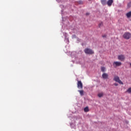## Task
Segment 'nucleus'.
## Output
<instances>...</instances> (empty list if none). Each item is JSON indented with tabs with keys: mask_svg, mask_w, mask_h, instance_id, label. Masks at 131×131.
<instances>
[{
	"mask_svg": "<svg viewBox=\"0 0 131 131\" xmlns=\"http://www.w3.org/2000/svg\"><path fill=\"white\" fill-rule=\"evenodd\" d=\"M84 51L85 54H88V55H93L94 53V51L90 48H86Z\"/></svg>",
	"mask_w": 131,
	"mask_h": 131,
	"instance_id": "f257e3e1",
	"label": "nucleus"
},
{
	"mask_svg": "<svg viewBox=\"0 0 131 131\" xmlns=\"http://www.w3.org/2000/svg\"><path fill=\"white\" fill-rule=\"evenodd\" d=\"M114 80L116 81V82H118L120 84H123V82L120 80V79L119 78V77L118 76H115L114 77Z\"/></svg>",
	"mask_w": 131,
	"mask_h": 131,
	"instance_id": "f03ea898",
	"label": "nucleus"
},
{
	"mask_svg": "<svg viewBox=\"0 0 131 131\" xmlns=\"http://www.w3.org/2000/svg\"><path fill=\"white\" fill-rule=\"evenodd\" d=\"M122 64V63H121V62L114 61L113 62V66H114V67L116 68V67H119V66H121Z\"/></svg>",
	"mask_w": 131,
	"mask_h": 131,
	"instance_id": "7ed1b4c3",
	"label": "nucleus"
},
{
	"mask_svg": "<svg viewBox=\"0 0 131 131\" xmlns=\"http://www.w3.org/2000/svg\"><path fill=\"white\" fill-rule=\"evenodd\" d=\"M123 37L125 39H129L130 38V33H125Z\"/></svg>",
	"mask_w": 131,
	"mask_h": 131,
	"instance_id": "20e7f679",
	"label": "nucleus"
},
{
	"mask_svg": "<svg viewBox=\"0 0 131 131\" xmlns=\"http://www.w3.org/2000/svg\"><path fill=\"white\" fill-rule=\"evenodd\" d=\"M118 59L120 61H124L125 60V56L124 55H120L118 56Z\"/></svg>",
	"mask_w": 131,
	"mask_h": 131,
	"instance_id": "39448f33",
	"label": "nucleus"
},
{
	"mask_svg": "<svg viewBox=\"0 0 131 131\" xmlns=\"http://www.w3.org/2000/svg\"><path fill=\"white\" fill-rule=\"evenodd\" d=\"M102 77L103 78V79H108V78H109V75H108V74L104 73L102 75Z\"/></svg>",
	"mask_w": 131,
	"mask_h": 131,
	"instance_id": "423d86ee",
	"label": "nucleus"
},
{
	"mask_svg": "<svg viewBox=\"0 0 131 131\" xmlns=\"http://www.w3.org/2000/svg\"><path fill=\"white\" fill-rule=\"evenodd\" d=\"M77 85L78 89H82V83H81V81H78Z\"/></svg>",
	"mask_w": 131,
	"mask_h": 131,
	"instance_id": "0eeeda50",
	"label": "nucleus"
},
{
	"mask_svg": "<svg viewBox=\"0 0 131 131\" xmlns=\"http://www.w3.org/2000/svg\"><path fill=\"white\" fill-rule=\"evenodd\" d=\"M112 4H113V0H108L107 2V5L108 7H111Z\"/></svg>",
	"mask_w": 131,
	"mask_h": 131,
	"instance_id": "6e6552de",
	"label": "nucleus"
},
{
	"mask_svg": "<svg viewBox=\"0 0 131 131\" xmlns=\"http://www.w3.org/2000/svg\"><path fill=\"white\" fill-rule=\"evenodd\" d=\"M101 4L103 6H105V5H107V1L106 0H101Z\"/></svg>",
	"mask_w": 131,
	"mask_h": 131,
	"instance_id": "1a4fd4ad",
	"label": "nucleus"
},
{
	"mask_svg": "<svg viewBox=\"0 0 131 131\" xmlns=\"http://www.w3.org/2000/svg\"><path fill=\"white\" fill-rule=\"evenodd\" d=\"M126 16L127 18H130L131 17V11H129V12L127 13L126 14Z\"/></svg>",
	"mask_w": 131,
	"mask_h": 131,
	"instance_id": "9d476101",
	"label": "nucleus"
},
{
	"mask_svg": "<svg viewBox=\"0 0 131 131\" xmlns=\"http://www.w3.org/2000/svg\"><path fill=\"white\" fill-rule=\"evenodd\" d=\"M84 112H89L90 111V109H89V107L86 106L84 108Z\"/></svg>",
	"mask_w": 131,
	"mask_h": 131,
	"instance_id": "9b49d317",
	"label": "nucleus"
},
{
	"mask_svg": "<svg viewBox=\"0 0 131 131\" xmlns=\"http://www.w3.org/2000/svg\"><path fill=\"white\" fill-rule=\"evenodd\" d=\"M103 96H104V94L103 93H99L98 94V96L99 97V98H102Z\"/></svg>",
	"mask_w": 131,
	"mask_h": 131,
	"instance_id": "f8f14e48",
	"label": "nucleus"
},
{
	"mask_svg": "<svg viewBox=\"0 0 131 131\" xmlns=\"http://www.w3.org/2000/svg\"><path fill=\"white\" fill-rule=\"evenodd\" d=\"M127 7L128 9H129V8H130V7H131V2H129L127 4Z\"/></svg>",
	"mask_w": 131,
	"mask_h": 131,
	"instance_id": "ddd939ff",
	"label": "nucleus"
},
{
	"mask_svg": "<svg viewBox=\"0 0 131 131\" xmlns=\"http://www.w3.org/2000/svg\"><path fill=\"white\" fill-rule=\"evenodd\" d=\"M127 92L129 93V94H131V88H129L127 90Z\"/></svg>",
	"mask_w": 131,
	"mask_h": 131,
	"instance_id": "4468645a",
	"label": "nucleus"
},
{
	"mask_svg": "<svg viewBox=\"0 0 131 131\" xmlns=\"http://www.w3.org/2000/svg\"><path fill=\"white\" fill-rule=\"evenodd\" d=\"M98 26H99V27H101V26H103V23L101 22V23H99L98 25Z\"/></svg>",
	"mask_w": 131,
	"mask_h": 131,
	"instance_id": "2eb2a0df",
	"label": "nucleus"
},
{
	"mask_svg": "<svg viewBox=\"0 0 131 131\" xmlns=\"http://www.w3.org/2000/svg\"><path fill=\"white\" fill-rule=\"evenodd\" d=\"M101 71L102 72H105V68L104 67H102L101 68Z\"/></svg>",
	"mask_w": 131,
	"mask_h": 131,
	"instance_id": "dca6fc26",
	"label": "nucleus"
},
{
	"mask_svg": "<svg viewBox=\"0 0 131 131\" xmlns=\"http://www.w3.org/2000/svg\"><path fill=\"white\" fill-rule=\"evenodd\" d=\"M78 92H80V95H81V96H82V90H79Z\"/></svg>",
	"mask_w": 131,
	"mask_h": 131,
	"instance_id": "f3484780",
	"label": "nucleus"
},
{
	"mask_svg": "<svg viewBox=\"0 0 131 131\" xmlns=\"http://www.w3.org/2000/svg\"><path fill=\"white\" fill-rule=\"evenodd\" d=\"M107 36L106 35H102V37L103 38H105Z\"/></svg>",
	"mask_w": 131,
	"mask_h": 131,
	"instance_id": "a211bd4d",
	"label": "nucleus"
},
{
	"mask_svg": "<svg viewBox=\"0 0 131 131\" xmlns=\"http://www.w3.org/2000/svg\"><path fill=\"white\" fill-rule=\"evenodd\" d=\"M114 85H115V86H117V85H118V84H117V83H115Z\"/></svg>",
	"mask_w": 131,
	"mask_h": 131,
	"instance_id": "6ab92c4d",
	"label": "nucleus"
},
{
	"mask_svg": "<svg viewBox=\"0 0 131 131\" xmlns=\"http://www.w3.org/2000/svg\"><path fill=\"white\" fill-rule=\"evenodd\" d=\"M73 38H76V36L75 35H73Z\"/></svg>",
	"mask_w": 131,
	"mask_h": 131,
	"instance_id": "aec40b11",
	"label": "nucleus"
},
{
	"mask_svg": "<svg viewBox=\"0 0 131 131\" xmlns=\"http://www.w3.org/2000/svg\"><path fill=\"white\" fill-rule=\"evenodd\" d=\"M86 16H88V15H90V13H86Z\"/></svg>",
	"mask_w": 131,
	"mask_h": 131,
	"instance_id": "412c9836",
	"label": "nucleus"
},
{
	"mask_svg": "<svg viewBox=\"0 0 131 131\" xmlns=\"http://www.w3.org/2000/svg\"><path fill=\"white\" fill-rule=\"evenodd\" d=\"M130 66L131 67V63H130Z\"/></svg>",
	"mask_w": 131,
	"mask_h": 131,
	"instance_id": "4be33fe9",
	"label": "nucleus"
},
{
	"mask_svg": "<svg viewBox=\"0 0 131 131\" xmlns=\"http://www.w3.org/2000/svg\"><path fill=\"white\" fill-rule=\"evenodd\" d=\"M89 1H92V0H89Z\"/></svg>",
	"mask_w": 131,
	"mask_h": 131,
	"instance_id": "5701e85b",
	"label": "nucleus"
}]
</instances>
